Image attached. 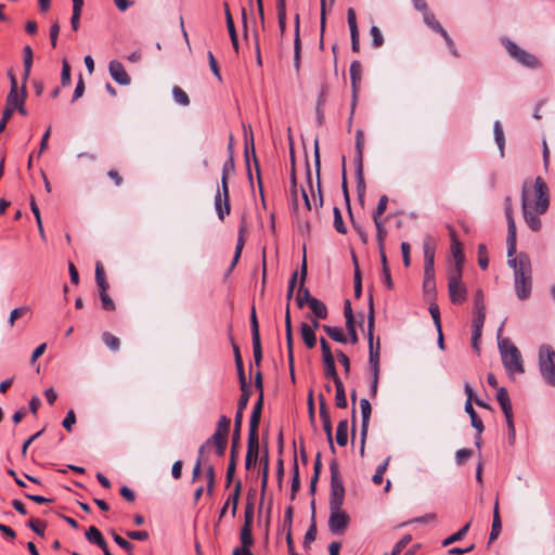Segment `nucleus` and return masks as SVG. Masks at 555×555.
<instances>
[{
    "mask_svg": "<svg viewBox=\"0 0 555 555\" xmlns=\"http://www.w3.org/2000/svg\"><path fill=\"white\" fill-rule=\"evenodd\" d=\"M363 147H364V132L358 129L356 132V162H357V176L359 184H363Z\"/></svg>",
    "mask_w": 555,
    "mask_h": 555,
    "instance_id": "obj_15",
    "label": "nucleus"
},
{
    "mask_svg": "<svg viewBox=\"0 0 555 555\" xmlns=\"http://www.w3.org/2000/svg\"><path fill=\"white\" fill-rule=\"evenodd\" d=\"M361 75H362V67L360 62L353 61L350 65V78H351V86H352V92H353V103H352V109L356 105V96L357 92L361 82Z\"/></svg>",
    "mask_w": 555,
    "mask_h": 555,
    "instance_id": "obj_22",
    "label": "nucleus"
},
{
    "mask_svg": "<svg viewBox=\"0 0 555 555\" xmlns=\"http://www.w3.org/2000/svg\"><path fill=\"white\" fill-rule=\"evenodd\" d=\"M333 212H334V228H335V230L338 233H340V234H346L347 233V228H346V225L344 223L340 209L338 207H334Z\"/></svg>",
    "mask_w": 555,
    "mask_h": 555,
    "instance_id": "obj_52",
    "label": "nucleus"
},
{
    "mask_svg": "<svg viewBox=\"0 0 555 555\" xmlns=\"http://www.w3.org/2000/svg\"><path fill=\"white\" fill-rule=\"evenodd\" d=\"M502 43L509 56L516 60L522 66L528 68H538L540 66V61L538 57L520 48L516 42L504 38L502 39Z\"/></svg>",
    "mask_w": 555,
    "mask_h": 555,
    "instance_id": "obj_6",
    "label": "nucleus"
},
{
    "mask_svg": "<svg viewBox=\"0 0 555 555\" xmlns=\"http://www.w3.org/2000/svg\"><path fill=\"white\" fill-rule=\"evenodd\" d=\"M448 289L452 304L461 305L467 298V288L462 282V272L449 271L448 273Z\"/></svg>",
    "mask_w": 555,
    "mask_h": 555,
    "instance_id": "obj_9",
    "label": "nucleus"
},
{
    "mask_svg": "<svg viewBox=\"0 0 555 555\" xmlns=\"http://www.w3.org/2000/svg\"><path fill=\"white\" fill-rule=\"evenodd\" d=\"M322 421V424H323V429H324V433L326 435V438H327V441H328V444H330V449L333 453H335V447H334V443H333V434H332V422H331V416H323V418H321Z\"/></svg>",
    "mask_w": 555,
    "mask_h": 555,
    "instance_id": "obj_49",
    "label": "nucleus"
},
{
    "mask_svg": "<svg viewBox=\"0 0 555 555\" xmlns=\"http://www.w3.org/2000/svg\"><path fill=\"white\" fill-rule=\"evenodd\" d=\"M300 334L304 343L309 349H312L317 345V337L314 330L307 323L300 324Z\"/></svg>",
    "mask_w": 555,
    "mask_h": 555,
    "instance_id": "obj_29",
    "label": "nucleus"
},
{
    "mask_svg": "<svg viewBox=\"0 0 555 555\" xmlns=\"http://www.w3.org/2000/svg\"><path fill=\"white\" fill-rule=\"evenodd\" d=\"M320 345H321V350H322L323 362L324 361H333L334 356H333V352H332L331 347H330L328 343L326 341V339L322 337L320 339Z\"/></svg>",
    "mask_w": 555,
    "mask_h": 555,
    "instance_id": "obj_61",
    "label": "nucleus"
},
{
    "mask_svg": "<svg viewBox=\"0 0 555 555\" xmlns=\"http://www.w3.org/2000/svg\"><path fill=\"white\" fill-rule=\"evenodd\" d=\"M235 171V165L233 155L229 154V158L225 160V163L222 166V175H221V185L222 186H229L228 185V179L231 175H233Z\"/></svg>",
    "mask_w": 555,
    "mask_h": 555,
    "instance_id": "obj_35",
    "label": "nucleus"
},
{
    "mask_svg": "<svg viewBox=\"0 0 555 555\" xmlns=\"http://www.w3.org/2000/svg\"><path fill=\"white\" fill-rule=\"evenodd\" d=\"M336 442L340 447H345L348 442V421L341 420L336 429Z\"/></svg>",
    "mask_w": 555,
    "mask_h": 555,
    "instance_id": "obj_34",
    "label": "nucleus"
},
{
    "mask_svg": "<svg viewBox=\"0 0 555 555\" xmlns=\"http://www.w3.org/2000/svg\"><path fill=\"white\" fill-rule=\"evenodd\" d=\"M70 66L69 63L66 60H63L62 62V73H61V83L62 86H68L70 85Z\"/></svg>",
    "mask_w": 555,
    "mask_h": 555,
    "instance_id": "obj_59",
    "label": "nucleus"
},
{
    "mask_svg": "<svg viewBox=\"0 0 555 555\" xmlns=\"http://www.w3.org/2000/svg\"><path fill=\"white\" fill-rule=\"evenodd\" d=\"M259 454V439L248 438L245 466L247 469L256 463Z\"/></svg>",
    "mask_w": 555,
    "mask_h": 555,
    "instance_id": "obj_25",
    "label": "nucleus"
},
{
    "mask_svg": "<svg viewBox=\"0 0 555 555\" xmlns=\"http://www.w3.org/2000/svg\"><path fill=\"white\" fill-rule=\"evenodd\" d=\"M451 253L454 258V266L449 271H463L464 254L462 245L455 236L454 230H451Z\"/></svg>",
    "mask_w": 555,
    "mask_h": 555,
    "instance_id": "obj_17",
    "label": "nucleus"
},
{
    "mask_svg": "<svg viewBox=\"0 0 555 555\" xmlns=\"http://www.w3.org/2000/svg\"><path fill=\"white\" fill-rule=\"evenodd\" d=\"M502 364L511 378L525 373L524 360L519 349L509 340H499Z\"/></svg>",
    "mask_w": 555,
    "mask_h": 555,
    "instance_id": "obj_4",
    "label": "nucleus"
},
{
    "mask_svg": "<svg viewBox=\"0 0 555 555\" xmlns=\"http://www.w3.org/2000/svg\"><path fill=\"white\" fill-rule=\"evenodd\" d=\"M478 264L481 269H487L489 264L487 247L483 244L478 246Z\"/></svg>",
    "mask_w": 555,
    "mask_h": 555,
    "instance_id": "obj_57",
    "label": "nucleus"
},
{
    "mask_svg": "<svg viewBox=\"0 0 555 555\" xmlns=\"http://www.w3.org/2000/svg\"><path fill=\"white\" fill-rule=\"evenodd\" d=\"M253 517V506L247 505L246 512H245V524L241 529V541H242V547L241 548H249V546L253 544V535L250 530V521Z\"/></svg>",
    "mask_w": 555,
    "mask_h": 555,
    "instance_id": "obj_18",
    "label": "nucleus"
},
{
    "mask_svg": "<svg viewBox=\"0 0 555 555\" xmlns=\"http://www.w3.org/2000/svg\"><path fill=\"white\" fill-rule=\"evenodd\" d=\"M370 34L372 37L373 46L375 48H379L384 43L383 35L377 26H372L370 29Z\"/></svg>",
    "mask_w": 555,
    "mask_h": 555,
    "instance_id": "obj_62",
    "label": "nucleus"
},
{
    "mask_svg": "<svg viewBox=\"0 0 555 555\" xmlns=\"http://www.w3.org/2000/svg\"><path fill=\"white\" fill-rule=\"evenodd\" d=\"M251 340L260 339L259 324L256 315V309L253 307L250 313Z\"/></svg>",
    "mask_w": 555,
    "mask_h": 555,
    "instance_id": "obj_54",
    "label": "nucleus"
},
{
    "mask_svg": "<svg viewBox=\"0 0 555 555\" xmlns=\"http://www.w3.org/2000/svg\"><path fill=\"white\" fill-rule=\"evenodd\" d=\"M261 412L253 411L249 420V430L248 438L259 439L258 438V426L260 423Z\"/></svg>",
    "mask_w": 555,
    "mask_h": 555,
    "instance_id": "obj_40",
    "label": "nucleus"
},
{
    "mask_svg": "<svg viewBox=\"0 0 555 555\" xmlns=\"http://www.w3.org/2000/svg\"><path fill=\"white\" fill-rule=\"evenodd\" d=\"M527 184V182L524 183L521 192L522 215L528 227L537 232L542 225L539 215L545 214L548 208V189L544 180L541 177H537L534 180L535 199L533 201L530 198Z\"/></svg>",
    "mask_w": 555,
    "mask_h": 555,
    "instance_id": "obj_1",
    "label": "nucleus"
},
{
    "mask_svg": "<svg viewBox=\"0 0 555 555\" xmlns=\"http://www.w3.org/2000/svg\"><path fill=\"white\" fill-rule=\"evenodd\" d=\"M172 96L176 103L181 106H188L190 104V98L186 92L179 86L172 88Z\"/></svg>",
    "mask_w": 555,
    "mask_h": 555,
    "instance_id": "obj_46",
    "label": "nucleus"
},
{
    "mask_svg": "<svg viewBox=\"0 0 555 555\" xmlns=\"http://www.w3.org/2000/svg\"><path fill=\"white\" fill-rule=\"evenodd\" d=\"M486 319V307L483 304V294L479 289L475 295V315L473 319V327H482Z\"/></svg>",
    "mask_w": 555,
    "mask_h": 555,
    "instance_id": "obj_19",
    "label": "nucleus"
},
{
    "mask_svg": "<svg viewBox=\"0 0 555 555\" xmlns=\"http://www.w3.org/2000/svg\"><path fill=\"white\" fill-rule=\"evenodd\" d=\"M425 292H433L436 288L434 263H424V282Z\"/></svg>",
    "mask_w": 555,
    "mask_h": 555,
    "instance_id": "obj_27",
    "label": "nucleus"
},
{
    "mask_svg": "<svg viewBox=\"0 0 555 555\" xmlns=\"http://www.w3.org/2000/svg\"><path fill=\"white\" fill-rule=\"evenodd\" d=\"M300 50L301 43L299 38V16L296 15V34L294 40V67L296 73L298 74L300 70Z\"/></svg>",
    "mask_w": 555,
    "mask_h": 555,
    "instance_id": "obj_31",
    "label": "nucleus"
},
{
    "mask_svg": "<svg viewBox=\"0 0 555 555\" xmlns=\"http://www.w3.org/2000/svg\"><path fill=\"white\" fill-rule=\"evenodd\" d=\"M507 263L514 269V284L516 296L520 300L528 299L532 288L531 262L527 255L520 254L518 257H508Z\"/></svg>",
    "mask_w": 555,
    "mask_h": 555,
    "instance_id": "obj_2",
    "label": "nucleus"
},
{
    "mask_svg": "<svg viewBox=\"0 0 555 555\" xmlns=\"http://www.w3.org/2000/svg\"><path fill=\"white\" fill-rule=\"evenodd\" d=\"M324 332L332 338L333 340L337 343L345 344L347 341V338L340 327L337 326H330V325H323L322 326Z\"/></svg>",
    "mask_w": 555,
    "mask_h": 555,
    "instance_id": "obj_39",
    "label": "nucleus"
},
{
    "mask_svg": "<svg viewBox=\"0 0 555 555\" xmlns=\"http://www.w3.org/2000/svg\"><path fill=\"white\" fill-rule=\"evenodd\" d=\"M343 505L334 506L330 505V518L328 528L334 534H340L344 532L349 522L348 515L341 509Z\"/></svg>",
    "mask_w": 555,
    "mask_h": 555,
    "instance_id": "obj_11",
    "label": "nucleus"
},
{
    "mask_svg": "<svg viewBox=\"0 0 555 555\" xmlns=\"http://www.w3.org/2000/svg\"><path fill=\"white\" fill-rule=\"evenodd\" d=\"M352 262L354 266V276H353V283H354V296L360 297L362 292V283H361V273L358 266V259L354 254H352Z\"/></svg>",
    "mask_w": 555,
    "mask_h": 555,
    "instance_id": "obj_45",
    "label": "nucleus"
},
{
    "mask_svg": "<svg viewBox=\"0 0 555 555\" xmlns=\"http://www.w3.org/2000/svg\"><path fill=\"white\" fill-rule=\"evenodd\" d=\"M278 18H279V27L281 33L283 34L286 26V11H285V0H279L278 3Z\"/></svg>",
    "mask_w": 555,
    "mask_h": 555,
    "instance_id": "obj_53",
    "label": "nucleus"
},
{
    "mask_svg": "<svg viewBox=\"0 0 555 555\" xmlns=\"http://www.w3.org/2000/svg\"><path fill=\"white\" fill-rule=\"evenodd\" d=\"M374 325H375V315H374V304L372 297L369 301V315H367V339H369V363L373 375L372 380V395L375 396L377 391L378 385V376H379V358H380V343L379 338H377L376 344L374 343Z\"/></svg>",
    "mask_w": 555,
    "mask_h": 555,
    "instance_id": "obj_3",
    "label": "nucleus"
},
{
    "mask_svg": "<svg viewBox=\"0 0 555 555\" xmlns=\"http://www.w3.org/2000/svg\"><path fill=\"white\" fill-rule=\"evenodd\" d=\"M505 216L507 219V257L516 253V224L513 217L512 198L506 196L504 199Z\"/></svg>",
    "mask_w": 555,
    "mask_h": 555,
    "instance_id": "obj_10",
    "label": "nucleus"
},
{
    "mask_svg": "<svg viewBox=\"0 0 555 555\" xmlns=\"http://www.w3.org/2000/svg\"><path fill=\"white\" fill-rule=\"evenodd\" d=\"M242 232H243V230L241 229L240 230V236L237 238V243H236V246H235V253H234L233 261L231 263L230 270H232L236 266V263H237V261H238V259L241 257L243 247H244V243L245 242H244V238L242 236Z\"/></svg>",
    "mask_w": 555,
    "mask_h": 555,
    "instance_id": "obj_58",
    "label": "nucleus"
},
{
    "mask_svg": "<svg viewBox=\"0 0 555 555\" xmlns=\"http://www.w3.org/2000/svg\"><path fill=\"white\" fill-rule=\"evenodd\" d=\"M261 412L253 411L249 420V430L248 438L259 439L258 438V426L260 423Z\"/></svg>",
    "mask_w": 555,
    "mask_h": 555,
    "instance_id": "obj_41",
    "label": "nucleus"
},
{
    "mask_svg": "<svg viewBox=\"0 0 555 555\" xmlns=\"http://www.w3.org/2000/svg\"><path fill=\"white\" fill-rule=\"evenodd\" d=\"M95 281L100 289L107 291L109 285L105 278L103 266L100 261L95 264Z\"/></svg>",
    "mask_w": 555,
    "mask_h": 555,
    "instance_id": "obj_42",
    "label": "nucleus"
},
{
    "mask_svg": "<svg viewBox=\"0 0 555 555\" xmlns=\"http://www.w3.org/2000/svg\"><path fill=\"white\" fill-rule=\"evenodd\" d=\"M108 70L112 78L121 86H128L131 82L130 76L126 72L122 63L113 60L108 64Z\"/></svg>",
    "mask_w": 555,
    "mask_h": 555,
    "instance_id": "obj_16",
    "label": "nucleus"
},
{
    "mask_svg": "<svg viewBox=\"0 0 555 555\" xmlns=\"http://www.w3.org/2000/svg\"><path fill=\"white\" fill-rule=\"evenodd\" d=\"M496 400L504 413L505 418L513 416V408L509 400L507 389L505 387L498 388Z\"/></svg>",
    "mask_w": 555,
    "mask_h": 555,
    "instance_id": "obj_23",
    "label": "nucleus"
},
{
    "mask_svg": "<svg viewBox=\"0 0 555 555\" xmlns=\"http://www.w3.org/2000/svg\"><path fill=\"white\" fill-rule=\"evenodd\" d=\"M28 527L38 535L43 537L47 525L40 519L31 518L28 521Z\"/></svg>",
    "mask_w": 555,
    "mask_h": 555,
    "instance_id": "obj_55",
    "label": "nucleus"
},
{
    "mask_svg": "<svg viewBox=\"0 0 555 555\" xmlns=\"http://www.w3.org/2000/svg\"><path fill=\"white\" fill-rule=\"evenodd\" d=\"M23 54H24V77H23V80L24 81H27L29 75H30V70H31V66H33V57H34V54H33V50L29 46H25L24 49H23Z\"/></svg>",
    "mask_w": 555,
    "mask_h": 555,
    "instance_id": "obj_38",
    "label": "nucleus"
},
{
    "mask_svg": "<svg viewBox=\"0 0 555 555\" xmlns=\"http://www.w3.org/2000/svg\"><path fill=\"white\" fill-rule=\"evenodd\" d=\"M308 306L317 318L325 319L327 317L326 306L318 298H311Z\"/></svg>",
    "mask_w": 555,
    "mask_h": 555,
    "instance_id": "obj_37",
    "label": "nucleus"
},
{
    "mask_svg": "<svg viewBox=\"0 0 555 555\" xmlns=\"http://www.w3.org/2000/svg\"><path fill=\"white\" fill-rule=\"evenodd\" d=\"M314 162H315L317 176H318V183H317L318 198L315 197V193H314V190L312 186L311 171L309 168L307 171V180H308L309 189H310L312 197H313L314 207L318 209V208L322 207V205H323V197H322L321 183H320V152H319L318 141H315V144H314Z\"/></svg>",
    "mask_w": 555,
    "mask_h": 555,
    "instance_id": "obj_13",
    "label": "nucleus"
},
{
    "mask_svg": "<svg viewBox=\"0 0 555 555\" xmlns=\"http://www.w3.org/2000/svg\"><path fill=\"white\" fill-rule=\"evenodd\" d=\"M300 275H301V283L300 287L298 289L297 296H296V302L299 308H302L305 304H309V300L313 298L309 289L304 286L306 276H307V262H306V256L304 257L302 266L300 269Z\"/></svg>",
    "mask_w": 555,
    "mask_h": 555,
    "instance_id": "obj_20",
    "label": "nucleus"
},
{
    "mask_svg": "<svg viewBox=\"0 0 555 555\" xmlns=\"http://www.w3.org/2000/svg\"><path fill=\"white\" fill-rule=\"evenodd\" d=\"M424 263H434L436 242L431 236H426L423 242Z\"/></svg>",
    "mask_w": 555,
    "mask_h": 555,
    "instance_id": "obj_30",
    "label": "nucleus"
},
{
    "mask_svg": "<svg viewBox=\"0 0 555 555\" xmlns=\"http://www.w3.org/2000/svg\"><path fill=\"white\" fill-rule=\"evenodd\" d=\"M100 300L102 304V308L104 310H107V311L115 310V304H114L113 299L109 297V295L107 294V291L100 289Z\"/></svg>",
    "mask_w": 555,
    "mask_h": 555,
    "instance_id": "obj_56",
    "label": "nucleus"
},
{
    "mask_svg": "<svg viewBox=\"0 0 555 555\" xmlns=\"http://www.w3.org/2000/svg\"><path fill=\"white\" fill-rule=\"evenodd\" d=\"M424 22L425 24L431 28L434 31H441L443 29V27L441 26V24L436 20L434 13L431 12H428L427 10L424 12Z\"/></svg>",
    "mask_w": 555,
    "mask_h": 555,
    "instance_id": "obj_51",
    "label": "nucleus"
},
{
    "mask_svg": "<svg viewBox=\"0 0 555 555\" xmlns=\"http://www.w3.org/2000/svg\"><path fill=\"white\" fill-rule=\"evenodd\" d=\"M373 221L376 227V238H377L378 248H383V247H385L387 230L380 219L374 218Z\"/></svg>",
    "mask_w": 555,
    "mask_h": 555,
    "instance_id": "obj_43",
    "label": "nucleus"
},
{
    "mask_svg": "<svg viewBox=\"0 0 555 555\" xmlns=\"http://www.w3.org/2000/svg\"><path fill=\"white\" fill-rule=\"evenodd\" d=\"M331 472V494L330 505L338 506L344 504L345 499V487L343 478L339 473L338 463L333 460L330 464Z\"/></svg>",
    "mask_w": 555,
    "mask_h": 555,
    "instance_id": "obj_7",
    "label": "nucleus"
},
{
    "mask_svg": "<svg viewBox=\"0 0 555 555\" xmlns=\"http://www.w3.org/2000/svg\"><path fill=\"white\" fill-rule=\"evenodd\" d=\"M470 522H467L465 526H463L457 532L453 533L452 535L448 537L443 540L442 545L447 546L450 545L456 541H460L464 538V535L467 533L469 529Z\"/></svg>",
    "mask_w": 555,
    "mask_h": 555,
    "instance_id": "obj_48",
    "label": "nucleus"
},
{
    "mask_svg": "<svg viewBox=\"0 0 555 555\" xmlns=\"http://www.w3.org/2000/svg\"><path fill=\"white\" fill-rule=\"evenodd\" d=\"M387 204H388V197L387 195H382L379 197V201H378V204H377V207L373 214V219L374 218H377V219H380V216L386 211L387 209Z\"/></svg>",
    "mask_w": 555,
    "mask_h": 555,
    "instance_id": "obj_63",
    "label": "nucleus"
},
{
    "mask_svg": "<svg viewBox=\"0 0 555 555\" xmlns=\"http://www.w3.org/2000/svg\"><path fill=\"white\" fill-rule=\"evenodd\" d=\"M335 388V404L337 408L345 409L347 406V399L343 382L336 383Z\"/></svg>",
    "mask_w": 555,
    "mask_h": 555,
    "instance_id": "obj_44",
    "label": "nucleus"
},
{
    "mask_svg": "<svg viewBox=\"0 0 555 555\" xmlns=\"http://www.w3.org/2000/svg\"><path fill=\"white\" fill-rule=\"evenodd\" d=\"M494 140L499 146L501 157H504L505 137L501 122L494 121L493 125Z\"/></svg>",
    "mask_w": 555,
    "mask_h": 555,
    "instance_id": "obj_36",
    "label": "nucleus"
},
{
    "mask_svg": "<svg viewBox=\"0 0 555 555\" xmlns=\"http://www.w3.org/2000/svg\"><path fill=\"white\" fill-rule=\"evenodd\" d=\"M539 366L545 380L555 385V351L550 346H542L539 352Z\"/></svg>",
    "mask_w": 555,
    "mask_h": 555,
    "instance_id": "obj_8",
    "label": "nucleus"
},
{
    "mask_svg": "<svg viewBox=\"0 0 555 555\" xmlns=\"http://www.w3.org/2000/svg\"><path fill=\"white\" fill-rule=\"evenodd\" d=\"M360 409L362 414V423H361V441H360V453L364 454L365 439L369 429V422L371 417L372 406L370 401L366 398H362L360 400Z\"/></svg>",
    "mask_w": 555,
    "mask_h": 555,
    "instance_id": "obj_14",
    "label": "nucleus"
},
{
    "mask_svg": "<svg viewBox=\"0 0 555 555\" xmlns=\"http://www.w3.org/2000/svg\"><path fill=\"white\" fill-rule=\"evenodd\" d=\"M412 537L410 534L403 535L393 546L391 555H399L406 545L411 542Z\"/></svg>",
    "mask_w": 555,
    "mask_h": 555,
    "instance_id": "obj_60",
    "label": "nucleus"
},
{
    "mask_svg": "<svg viewBox=\"0 0 555 555\" xmlns=\"http://www.w3.org/2000/svg\"><path fill=\"white\" fill-rule=\"evenodd\" d=\"M230 425H231V420L228 416L221 415L219 417V421L217 423V428H216L214 435L209 439H207L204 444L201 446V448L198 450L199 456H203L204 452L212 446L215 447V451L218 456L224 455L227 444H228V436H229V431H230Z\"/></svg>",
    "mask_w": 555,
    "mask_h": 555,
    "instance_id": "obj_5",
    "label": "nucleus"
},
{
    "mask_svg": "<svg viewBox=\"0 0 555 555\" xmlns=\"http://www.w3.org/2000/svg\"><path fill=\"white\" fill-rule=\"evenodd\" d=\"M102 340L113 351H117L120 347L119 338L108 332L102 334Z\"/></svg>",
    "mask_w": 555,
    "mask_h": 555,
    "instance_id": "obj_50",
    "label": "nucleus"
},
{
    "mask_svg": "<svg viewBox=\"0 0 555 555\" xmlns=\"http://www.w3.org/2000/svg\"><path fill=\"white\" fill-rule=\"evenodd\" d=\"M28 308L27 307H18V308H15L11 311V314H10V318H9V323H10V326H13L14 323H15V320H17L18 318L25 315L27 312H28Z\"/></svg>",
    "mask_w": 555,
    "mask_h": 555,
    "instance_id": "obj_64",
    "label": "nucleus"
},
{
    "mask_svg": "<svg viewBox=\"0 0 555 555\" xmlns=\"http://www.w3.org/2000/svg\"><path fill=\"white\" fill-rule=\"evenodd\" d=\"M241 488H242V482L238 480L235 483L233 493L227 500V502L224 503V505H223V507L221 509V514H220L221 517L225 514V511H227L228 506H230V504L232 505V515L233 516L235 515L236 508H237V504H238L240 494H241Z\"/></svg>",
    "mask_w": 555,
    "mask_h": 555,
    "instance_id": "obj_28",
    "label": "nucleus"
},
{
    "mask_svg": "<svg viewBox=\"0 0 555 555\" xmlns=\"http://www.w3.org/2000/svg\"><path fill=\"white\" fill-rule=\"evenodd\" d=\"M465 412L470 417L472 426L476 429L478 435H481L483 431V423L481 418L477 415L476 411L473 408V404L470 402H465Z\"/></svg>",
    "mask_w": 555,
    "mask_h": 555,
    "instance_id": "obj_32",
    "label": "nucleus"
},
{
    "mask_svg": "<svg viewBox=\"0 0 555 555\" xmlns=\"http://www.w3.org/2000/svg\"><path fill=\"white\" fill-rule=\"evenodd\" d=\"M502 530V521L499 512V501L496 500L493 506V520L491 526V532L489 535V542H493L498 539Z\"/></svg>",
    "mask_w": 555,
    "mask_h": 555,
    "instance_id": "obj_26",
    "label": "nucleus"
},
{
    "mask_svg": "<svg viewBox=\"0 0 555 555\" xmlns=\"http://www.w3.org/2000/svg\"><path fill=\"white\" fill-rule=\"evenodd\" d=\"M26 81L23 82L21 90H10L7 98V105L14 108L15 106H21V104H25V100L27 96L26 92Z\"/></svg>",
    "mask_w": 555,
    "mask_h": 555,
    "instance_id": "obj_24",
    "label": "nucleus"
},
{
    "mask_svg": "<svg viewBox=\"0 0 555 555\" xmlns=\"http://www.w3.org/2000/svg\"><path fill=\"white\" fill-rule=\"evenodd\" d=\"M323 366H324V375L327 378H332L335 385H336V383L341 382V379L339 378V376L337 375V372H336L335 360L324 361Z\"/></svg>",
    "mask_w": 555,
    "mask_h": 555,
    "instance_id": "obj_47",
    "label": "nucleus"
},
{
    "mask_svg": "<svg viewBox=\"0 0 555 555\" xmlns=\"http://www.w3.org/2000/svg\"><path fill=\"white\" fill-rule=\"evenodd\" d=\"M86 538L90 543H93L99 547H103L106 542L101 531L94 526L89 527V529L86 531Z\"/></svg>",
    "mask_w": 555,
    "mask_h": 555,
    "instance_id": "obj_33",
    "label": "nucleus"
},
{
    "mask_svg": "<svg viewBox=\"0 0 555 555\" xmlns=\"http://www.w3.org/2000/svg\"><path fill=\"white\" fill-rule=\"evenodd\" d=\"M240 438L232 437V446H231V454H230V462L227 468V476H225V482L227 487H229L233 480V476L236 468V451L238 448Z\"/></svg>",
    "mask_w": 555,
    "mask_h": 555,
    "instance_id": "obj_21",
    "label": "nucleus"
},
{
    "mask_svg": "<svg viewBox=\"0 0 555 555\" xmlns=\"http://www.w3.org/2000/svg\"><path fill=\"white\" fill-rule=\"evenodd\" d=\"M215 209L221 221L231 212L229 186H218L215 194Z\"/></svg>",
    "mask_w": 555,
    "mask_h": 555,
    "instance_id": "obj_12",
    "label": "nucleus"
}]
</instances>
